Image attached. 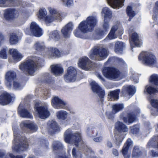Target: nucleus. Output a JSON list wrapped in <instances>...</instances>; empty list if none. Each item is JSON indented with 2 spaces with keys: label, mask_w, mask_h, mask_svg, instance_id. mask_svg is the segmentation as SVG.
Segmentation results:
<instances>
[{
  "label": "nucleus",
  "mask_w": 158,
  "mask_h": 158,
  "mask_svg": "<svg viewBox=\"0 0 158 158\" xmlns=\"http://www.w3.org/2000/svg\"><path fill=\"white\" fill-rule=\"evenodd\" d=\"M120 92L119 89H117L110 91L108 94V98L110 100H114L118 99L119 94Z\"/></svg>",
  "instance_id": "37"
},
{
  "label": "nucleus",
  "mask_w": 158,
  "mask_h": 158,
  "mask_svg": "<svg viewBox=\"0 0 158 158\" xmlns=\"http://www.w3.org/2000/svg\"><path fill=\"white\" fill-rule=\"evenodd\" d=\"M151 114L154 116H156L158 115V109L154 108L151 111Z\"/></svg>",
  "instance_id": "64"
},
{
  "label": "nucleus",
  "mask_w": 158,
  "mask_h": 158,
  "mask_svg": "<svg viewBox=\"0 0 158 158\" xmlns=\"http://www.w3.org/2000/svg\"><path fill=\"white\" fill-rule=\"evenodd\" d=\"M53 148L54 150H61L63 148V145L59 141H54L53 143Z\"/></svg>",
  "instance_id": "47"
},
{
  "label": "nucleus",
  "mask_w": 158,
  "mask_h": 158,
  "mask_svg": "<svg viewBox=\"0 0 158 158\" xmlns=\"http://www.w3.org/2000/svg\"><path fill=\"white\" fill-rule=\"evenodd\" d=\"M78 28L79 30L84 34L91 32L93 31L84 20L81 22L79 25Z\"/></svg>",
  "instance_id": "26"
},
{
  "label": "nucleus",
  "mask_w": 158,
  "mask_h": 158,
  "mask_svg": "<svg viewBox=\"0 0 158 158\" xmlns=\"http://www.w3.org/2000/svg\"><path fill=\"white\" fill-rule=\"evenodd\" d=\"M74 33L75 35L77 37H79L81 38L85 39L86 38V37L84 35V34L83 33L81 32L79 30H76L74 31Z\"/></svg>",
  "instance_id": "54"
},
{
  "label": "nucleus",
  "mask_w": 158,
  "mask_h": 158,
  "mask_svg": "<svg viewBox=\"0 0 158 158\" xmlns=\"http://www.w3.org/2000/svg\"><path fill=\"white\" fill-rule=\"evenodd\" d=\"M133 142L130 139H128L124 144L122 150V153L125 158H130V156L128 153L129 148L132 146Z\"/></svg>",
  "instance_id": "22"
},
{
  "label": "nucleus",
  "mask_w": 158,
  "mask_h": 158,
  "mask_svg": "<svg viewBox=\"0 0 158 158\" xmlns=\"http://www.w3.org/2000/svg\"><path fill=\"white\" fill-rule=\"evenodd\" d=\"M140 112L139 109L138 108H136L133 112L128 114L127 118L124 116V113H122L120 114L119 117L120 118L123 120L125 123L129 124L133 123L135 120L136 115L139 114Z\"/></svg>",
  "instance_id": "9"
},
{
  "label": "nucleus",
  "mask_w": 158,
  "mask_h": 158,
  "mask_svg": "<svg viewBox=\"0 0 158 158\" xmlns=\"http://www.w3.org/2000/svg\"><path fill=\"white\" fill-rule=\"evenodd\" d=\"M127 13L128 16L129 17V20L130 21L132 18L135 15V12L133 10L131 7L129 6H127Z\"/></svg>",
  "instance_id": "50"
},
{
  "label": "nucleus",
  "mask_w": 158,
  "mask_h": 158,
  "mask_svg": "<svg viewBox=\"0 0 158 158\" xmlns=\"http://www.w3.org/2000/svg\"><path fill=\"white\" fill-rule=\"evenodd\" d=\"M84 21L93 30L98 22L97 17L94 16H89Z\"/></svg>",
  "instance_id": "24"
},
{
  "label": "nucleus",
  "mask_w": 158,
  "mask_h": 158,
  "mask_svg": "<svg viewBox=\"0 0 158 158\" xmlns=\"http://www.w3.org/2000/svg\"><path fill=\"white\" fill-rule=\"evenodd\" d=\"M77 75L76 69L73 66H70L68 68L67 72L64 75V80L66 82H74L76 79Z\"/></svg>",
  "instance_id": "8"
},
{
  "label": "nucleus",
  "mask_w": 158,
  "mask_h": 158,
  "mask_svg": "<svg viewBox=\"0 0 158 158\" xmlns=\"http://www.w3.org/2000/svg\"><path fill=\"white\" fill-rule=\"evenodd\" d=\"M109 21V20H103L102 29L99 30L97 33L98 39L101 38L102 36L105 34L109 30L110 28Z\"/></svg>",
  "instance_id": "21"
},
{
  "label": "nucleus",
  "mask_w": 158,
  "mask_h": 158,
  "mask_svg": "<svg viewBox=\"0 0 158 158\" xmlns=\"http://www.w3.org/2000/svg\"><path fill=\"white\" fill-rule=\"evenodd\" d=\"M106 49L101 46H94L90 51L89 54V58L93 60H101L106 58L108 55Z\"/></svg>",
  "instance_id": "4"
},
{
  "label": "nucleus",
  "mask_w": 158,
  "mask_h": 158,
  "mask_svg": "<svg viewBox=\"0 0 158 158\" xmlns=\"http://www.w3.org/2000/svg\"><path fill=\"white\" fill-rule=\"evenodd\" d=\"M72 154L73 158H81V152L78 149L73 148L72 150Z\"/></svg>",
  "instance_id": "51"
},
{
  "label": "nucleus",
  "mask_w": 158,
  "mask_h": 158,
  "mask_svg": "<svg viewBox=\"0 0 158 158\" xmlns=\"http://www.w3.org/2000/svg\"><path fill=\"white\" fill-rule=\"evenodd\" d=\"M20 127L22 130L26 132H27V130L33 132L37 131L38 127L34 123L29 122L27 121H23L20 124Z\"/></svg>",
  "instance_id": "14"
},
{
  "label": "nucleus",
  "mask_w": 158,
  "mask_h": 158,
  "mask_svg": "<svg viewBox=\"0 0 158 158\" xmlns=\"http://www.w3.org/2000/svg\"><path fill=\"white\" fill-rule=\"evenodd\" d=\"M18 15V11L14 9H8L4 11V17L7 20H13L17 17Z\"/></svg>",
  "instance_id": "17"
},
{
  "label": "nucleus",
  "mask_w": 158,
  "mask_h": 158,
  "mask_svg": "<svg viewBox=\"0 0 158 158\" xmlns=\"http://www.w3.org/2000/svg\"><path fill=\"white\" fill-rule=\"evenodd\" d=\"M23 158L22 156L18 155L15 156L12 154L10 153L8 155H6L5 158Z\"/></svg>",
  "instance_id": "62"
},
{
  "label": "nucleus",
  "mask_w": 158,
  "mask_h": 158,
  "mask_svg": "<svg viewBox=\"0 0 158 158\" xmlns=\"http://www.w3.org/2000/svg\"><path fill=\"white\" fill-rule=\"evenodd\" d=\"M130 78L131 80L134 81L135 83H136L138 82V77L136 75L132 73L130 77Z\"/></svg>",
  "instance_id": "61"
},
{
  "label": "nucleus",
  "mask_w": 158,
  "mask_h": 158,
  "mask_svg": "<svg viewBox=\"0 0 158 158\" xmlns=\"http://www.w3.org/2000/svg\"><path fill=\"white\" fill-rule=\"evenodd\" d=\"M11 84L10 86L6 87L9 89L12 88L15 90L20 89H22L24 85L23 84L20 83L18 81L16 80V79L13 81L11 83Z\"/></svg>",
  "instance_id": "36"
},
{
  "label": "nucleus",
  "mask_w": 158,
  "mask_h": 158,
  "mask_svg": "<svg viewBox=\"0 0 158 158\" xmlns=\"http://www.w3.org/2000/svg\"><path fill=\"white\" fill-rule=\"evenodd\" d=\"M117 31L119 35H121L123 33V30L120 28L119 25L117 24L114 25L111 28L110 31L105 39L104 41H108L110 40L115 39L117 38V36L116 34V32Z\"/></svg>",
  "instance_id": "11"
},
{
  "label": "nucleus",
  "mask_w": 158,
  "mask_h": 158,
  "mask_svg": "<svg viewBox=\"0 0 158 158\" xmlns=\"http://www.w3.org/2000/svg\"><path fill=\"white\" fill-rule=\"evenodd\" d=\"M125 44L122 42H116L114 46L115 52L117 53H121L125 48Z\"/></svg>",
  "instance_id": "33"
},
{
  "label": "nucleus",
  "mask_w": 158,
  "mask_h": 158,
  "mask_svg": "<svg viewBox=\"0 0 158 158\" xmlns=\"http://www.w3.org/2000/svg\"><path fill=\"white\" fill-rule=\"evenodd\" d=\"M61 1L62 4L67 6H70L73 3V0H62Z\"/></svg>",
  "instance_id": "59"
},
{
  "label": "nucleus",
  "mask_w": 158,
  "mask_h": 158,
  "mask_svg": "<svg viewBox=\"0 0 158 158\" xmlns=\"http://www.w3.org/2000/svg\"><path fill=\"white\" fill-rule=\"evenodd\" d=\"M7 48H2L0 51V57L4 59H6L7 58L6 51Z\"/></svg>",
  "instance_id": "55"
},
{
  "label": "nucleus",
  "mask_w": 158,
  "mask_h": 158,
  "mask_svg": "<svg viewBox=\"0 0 158 158\" xmlns=\"http://www.w3.org/2000/svg\"><path fill=\"white\" fill-rule=\"evenodd\" d=\"M25 33L28 35L37 37H40L43 34L42 29L35 22L31 23L30 28H27Z\"/></svg>",
  "instance_id": "7"
},
{
  "label": "nucleus",
  "mask_w": 158,
  "mask_h": 158,
  "mask_svg": "<svg viewBox=\"0 0 158 158\" xmlns=\"http://www.w3.org/2000/svg\"><path fill=\"white\" fill-rule=\"evenodd\" d=\"M155 5L153 10L152 18L155 24H158V1L156 2Z\"/></svg>",
  "instance_id": "40"
},
{
  "label": "nucleus",
  "mask_w": 158,
  "mask_h": 158,
  "mask_svg": "<svg viewBox=\"0 0 158 158\" xmlns=\"http://www.w3.org/2000/svg\"><path fill=\"white\" fill-rule=\"evenodd\" d=\"M144 93H148L151 95L158 92V89H156L149 85H147L144 91Z\"/></svg>",
  "instance_id": "41"
},
{
  "label": "nucleus",
  "mask_w": 158,
  "mask_h": 158,
  "mask_svg": "<svg viewBox=\"0 0 158 158\" xmlns=\"http://www.w3.org/2000/svg\"><path fill=\"white\" fill-rule=\"evenodd\" d=\"M47 15V11L44 8H42L39 10L38 15L39 19L43 20Z\"/></svg>",
  "instance_id": "46"
},
{
  "label": "nucleus",
  "mask_w": 158,
  "mask_h": 158,
  "mask_svg": "<svg viewBox=\"0 0 158 158\" xmlns=\"http://www.w3.org/2000/svg\"><path fill=\"white\" fill-rule=\"evenodd\" d=\"M42 81H45L48 83H50V82H52L51 81L52 79L48 73H45L44 74L42 77Z\"/></svg>",
  "instance_id": "53"
},
{
  "label": "nucleus",
  "mask_w": 158,
  "mask_h": 158,
  "mask_svg": "<svg viewBox=\"0 0 158 158\" xmlns=\"http://www.w3.org/2000/svg\"><path fill=\"white\" fill-rule=\"evenodd\" d=\"M16 79L15 73L13 71L7 72L5 74V84L6 86H10L11 83Z\"/></svg>",
  "instance_id": "18"
},
{
  "label": "nucleus",
  "mask_w": 158,
  "mask_h": 158,
  "mask_svg": "<svg viewBox=\"0 0 158 158\" xmlns=\"http://www.w3.org/2000/svg\"><path fill=\"white\" fill-rule=\"evenodd\" d=\"M18 34L16 33H12L10 34L9 42L11 45H15L17 44L19 41Z\"/></svg>",
  "instance_id": "38"
},
{
  "label": "nucleus",
  "mask_w": 158,
  "mask_h": 158,
  "mask_svg": "<svg viewBox=\"0 0 158 158\" xmlns=\"http://www.w3.org/2000/svg\"><path fill=\"white\" fill-rule=\"evenodd\" d=\"M56 115L58 118L62 120L66 119L67 117L68 113L65 111L60 110L56 113Z\"/></svg>",
  "instance_id": "42"
},
{
  "label": "nucleus",
  "mask_w": 158,
  "mask_h": 158,
  "mask_svg": "<svg viewBox=\"0 0 158 158\" xmlns=\"http://www.w3.org/2000/svg\"><path fill=\"white\" fill-rule=\"evenodd\" d=\"M73 23L70 22L61 29V32L64 38H67L70 37V33L73 30Z\"/></svg>",
  "instance_id": "20"
},
{
  "label": "nucleus",
  "mask_w": 158,
  "mask_h": 158,
  "mask_svg": "<svg viewBox=\"0 0 158 158\" xmlns=\"http://www.w3.org/2000/svg\"><path fill=\"white\" fill-rule=\"evenodd\" d=\"M35 48L38 51H41L45 49V47L43 42H37L34 45Z\"/></svg>",
  "instance_id": "49"
},
{
  "label": "nucleus",
  "mask_w": 158,
  "mask_h": 158,
  "mask_svg": "<svg viewBox=\"0 0 158 158\" xmlns=\"http://www.w3.org/2000/svg\"><path fill=\"white\" fill-rule=\"evenodd\" d=\"M131 131L133 134H137L139 131V127L138 125H135L130 127Z\"/></svg>",
  "instance_id": "58"
},
{
  "label": "nucleus",
  "mask_w": 158,
  "mask_h": 158,
  "mask_svg": "<svg viewBox=\"0 0 158 158\" xmlns=\"http://www.w3.org/2000/svg\"><path fill=\"white\" fill-rule=\"evenodd\" d=\"M92 65L91 61L86 56L80 58L78 63L79 67L86 70H89L91 67Z\"/></svg>",
  "instance_id": "16"
},
{
  "label": "nucleus",
  "mask_w": 158,
  "mask_h": 158,
  "mask_svg": "<svg viewBox=\"0 0 158 158\" xmlns=\"http://www.w3.org/2000/svg\"><path fill=\"white\" fill-rule=\"evenodd\" d=\"M124 108V106L123 104H114L112 106V110L114 114L122 110Z\"/></svg>",
  "instance_id": "44"
},
{
  "label": "nucleus",
  "mask_w": 158,
  "mask_h": 158,
  "mask_svg": "<svg viewBox=\"0 0 158 158\" xmlns=\"http://www.w3.org/2000/svg\"><path fill=\"white\" fill-rule=\"evenodd\" d=\"M115 128L118 131L117 132L123 133L127 132L128 131L127 126L122 122H117L115 123Z\"/></svg>",
  "instance_id": "31"
},
{
  "label": "nucleus",
  "mask_w": 158,
  "mask_h": 158,
  "mask_svg": "<svg viewBox=\"0 0 158 158\" xmlns=\"http://www.w3.org/2000/svg\"><path fill=\"white\" fill-rule=\"evenodd\" d=\"M52 106L56 109H65L67 110L68 107L66 103L57 97H54L51 100Z\"/></svg>",
  "instance_id": "13"
},
{
  "label": "nucleus",
  "mask_w": 158,
  "mask_h": 158,
  "mask_svg": "<svg viewBox=\"0 0 158 158\" xmlns=\"http://www.w3.org/2000/svg\"><path fill=\"white\" fill-rule=\"evenodd\" d=\"M124 88L130 95H133L136 92V89L133 85L126 86H124Z\"/></svg>",
  "instance_id": "45"
},
{
  "label": "nucleus",
  "mask_w": 158,
  "mask_h": 158,
  "mask_svg": "<svg viewBox=\"0 0 158 158\" xmlns=\"http://www.w3.org/2000/svg\"><path fill=\"white\" fill-rule=\"evenodd\" d=\"M49 38L55 41L58 40L60 38L59 33L57 30H54L51 32L49 34Z\"/></svg>",
  "instance_id": "43"
},
{
  "label": "nucleus",
  "mask_w": 158,
  "mask_h": 158,
  "mask_svg": "<svg viewBox=\"0 0 158 158\" xmlns=\"http://www.w3.org/2000/svg\"><path fill=\"white\" fill-rule=\"evenodd\" d=\"M9 51L10 54L12 55L15 61H19L23 57L22 55L16 49H10Z\"/></svg>",
  "instance_id": "30"
},
{
  "label": "nucleus",
  "mask_w": 158,
  "mask_h": 158,
  "mask_svg": "<svg viewBox=\"0 0 158 158\" xmlns=\"http://www.w3.org/2000/svg\"><path fill=\"white\" fill-rule=\"evenodd\" d=\"M138 59L139 60L146 65L153 66L157 63L155 56L152 53L148 52H142L139 55Z\"/></svg>",
  "instance_id": "6"
},
{
  "label": "nucleus",
  "mask_w": 158,
  "mask_h": 158,
  "mask_svg": "<svg viewBox=\"0 0 158 158\" xmlns=\"http://www.w3.org/2000/svg\"><path fill=\"white\" fill-rule=\"evenodd\" d=\"M43 62V60L35 56L22 63L19 65V68L26 74L32 75L37 70V67L41 66Z\"/></svg>",
  "instance_id": "1"
},
{
  "label": "nucleus",
  "mask_w": 158,
  "mask_h": 158,
  "mask_svg": "<svg viewBox=\"0 0 158 158\" xmlns=\"http://www.w3.org/2000/svg\"><path fill=\"white\" fill-rule=\"evenodd\" d=\"M22 107L20 104L18 107V113L20 116L23 118H32V115L31 113L26 108H21Z\"/></svg>",
  "instance_id": "27"
},
{
  "label": "nucleus",
  "mask_w": 158,
  "mask_h": 158,
  "mask_svg": "<svg viewBox=\"0 0 158 158\" xmlns=\"http://www.w3.org/2000/svg\"><path fill=\"white\" fill-rule=\"evenodd\" d=\"M48 55L51 57L58 58L61 56V52L56 48H49Z\"/></svg>",
  "instance_id": "32"
},
{
  "label": "nucleus",
  "mask_w": 158,
  "mask_h": 158,
  "mask_svg": "<svg viewBox=\"0 0 158 158\" xmlns=\"http://www.w3.org/2000/svg\"><path fill=\"white\" fill-rule=\"evenodd\" d=\"M114 61L120 64H123L124 63L123 60L121 58H117V57H112L108 59L107 61L105 63V64L107 65L109 64H112Z\"/></svg>",
  "instance_id": "39"
},
{
  "label": "nucleus",
  "mask_w": 158,
  "mask_h": 158,
  "mask_svg": "<svg viewBox=\"0 0 158 158\" xmlns=\"http://www.w3.org/2000/svg\"><path fill=\"white\" fill-rule=\"evenodd\" d=\"M90 84L93 91L97 94L101 98L100 102L102 105L103 101V98L105 95L104 90L94 81H92Z\"/></svg>",
  "instance_id": "12"
},
{
  "label": "nucleus",
  "mask_w": 158,
  "mask_h": 158,
  "mask_svg": "<svg viewBox=\"0 0 158 158\" xmlns=\"http://www.w3.org/2000/svg\"><path fill=\"white\" fill-rule=\"evenodd\" d=\"M18 129H14V141L17 143L13 146L12 149L14 152H20L26 150L28 145L26 138L21 135Z\"/></svg>",
  "instance_id": "3"
},
{
  "label": "nucleus",
  "mask_w": 158,
  "mask_h": 158,
  "mask_svg": "<svg viewBox=\"0 0 158 158\" xmlns=\"http://www.w3.org/2000/svg\"><path fill=\"white\" fill-rule=\"evenodd\" d=\"M11 101L10 95L6 92H0V104L6 105L9 104Z\"/></svg>",
  "instance_id": "19"
},
{
  "label": "nucleus",
  "mask_w": 158,
  "mask_h": 158,
  "mask_svg": "<svg viewBox=\"0 0 158 158\" xmlns=\"http://www.w3.org/2000/svg\"><path fill=\"white\" fill-rule=\"evenodd\" d=\"M52 16L50 15H47L43 20L47 25H49L54 21L56 20V18L55 17H52Z\"/></svg>",
  "instance_id": "48"
},
{
  "label": "nucleus",
  "mask_w": 158,
  "mask_h": 158,
  "mask_svg": "<svg viewBox=\"0 0 158 158\" xmlns=\"http://www.w3.org/2000/svg\"><path fill=\"white\" fill-rule=\"evenodd\" d=\"M114 114L113 110L112 111H107L106 113V117L108 119L110 120L113 119Z\"/></svg>",
  "instance_id": "60"
},
{
  "label": "nucleus",
  "mask_w": 158,
  "mask_h": 158,
  "mask_svg": "<svg viewBox=\"0 0 158 158\" xmlns=\"http://www.w3.org/2000/svg\"><path fill=\"white\" fill-rule=\"evenodd\" d=\"M126 134L120 132H116L114 134V137L115 139L116 144L119 146L122 143Z\"/></svg>",
  "instance_id": "28"
},
{
  "label": "nucleus",
  "mask_w": 158,
  "mask_h": 158,
  "mask_svg": "<svg viewBox=\"0 0 158 158\" xmlns=\"http://www.w3.org/2000/svg\"><path fill=\"white\" fill-rule=\"evenodd\" d=\"M39 117L41 118L45 119L47 118L50 115V112L48 110V107L47 105L44 106L36 107L35 106Z\"/></svg>",
  "instance_id": "15"
},
{
  "label": "nucleus",
  "mask_w": 158,
  "mask_h": 158,
  "mask_svg": "<svg viewBox=\"0 0 158 158\" xmlns=\"http://www.w3.org/2000/svg\"><path fill=\"white\" fill-rule=\"evenodd\" d=\"M141 154V152L139 151V147L138 146L135 147L132 152V156L137 157L140 155Z\"/></svg>",
  "instance_id": "56"
},
{
  "label": "nucleus",
  "mask_w": 158,
  "mask_h": 158,
  "mask_svg": "<svg viewBox=\"0 0 158 158\" xmlns=\"http://www.w3.org/2000/svg\"><path fill=\"white\" fill-rule=\"evenodd\" d=\"M133 27H131L129 30V33L131 38L130 40V42L131 47L132 48L135 45L136 46L140 47L142 44V42L141 40L139 38L137 34L134 32Z\"/></svg>",
  "instance_id": "10"
},
{
  "label": "nucleus",
  "mask_w": 158,
  "mask_h": 158,
  "mask_svg": "<svg viewBox=\"0 0 158 158\" xmlns=\"http://www.w3.org/2000/svg\"><path fill=\"white\" fill-rule=\"evenodd\" d=\"M5 40V37L4 35L1 33H0V46L2 42Z\"/></svg>",
  "instance_id": "63"
},
{
  "label": "nucleus",
  "mask_w": 158,
  "mask_h": 158,
  "mask_svg": "<svg viewBox=\"0 0 158 158\" xmlns=\"http://www.w3.org/2000/svg\"><path fill=\"white\" fill-rule=\"evenodd\" d=\"M102 72L103 76L110 80H119L125 77L118 69L114 67H104Z\"/></svg>",
  "instance_id": "5"
},
{
  "label": "nucleus",
  "mask_w": 158,
  "mask_h": 158,
  "mask_svg": "<svg viewBox=\"0 0 158 158\" xmlns=\"http://www.w3.org/2000/svg\"><path fill=\"white\" fill-rule=\"evenodd\" d=\"M64 139L65 142L69 144L74 143L77 147L84 148L85 144L81 137V134L80 132L73 133L71 129H68L64 134Z\"/></svg>",
  "instance_id": "2"
},
{
  "label": "nucleus",
  "mask_w": 158,
  "mask_h": 158,
  "mask_svg": "<svg viewBox=\"0 0 158 158\" xmlns=\"http://www.w3.org/2000/svg\"><path fill=\"white\" fill-rule=\"evenodd\" d=\"M48 10L50 15H52V17L56 18V20H58L60 21L61 20V15L60 13H59L55 9L51 7H48Z\"/></svg>",
  "instance_id": "34"
},
{
  "label": "nucleus",
  "mask_w": 158,
  "mask_h": 158,
  "mask_svg": "<svg viewBox=\"0 0 158 158\" xmlns=\"http://www.w3.org/2000/svg\"><path fill=\"white\" fill-rule=\"evenodd\" d=\"M48 128L49 131L54 133L56 132L58 129V127L56 123L53 120H52L48 122Z\"/></svg>",
  "instance_id": "35"
},
{
  "label": "nucleus",
  "mask_w": 158,
  "mask_h": 158,
  "mask_svg": "<svg viewBox=\"0 0 158 158\" xmlns=\"http://www.w3.org/2000/svg\"><path fill=\"white\" fill-rule=\"evenodd\" d=\"M150 81L153 84L158 86V75L154 74L150 77Z\"/></svg>",
  "instance_id": "52"
},
{
  "label": "nucleus",
  "mask_w": 158,
  "mask_h": 158,
  "mask_svg": "<svg viewBox=\"0 0 158 158\" xmlns=\"http://www.w3.org/2000/svg\"><path fill=\"white\" fill-rule=\"evenodd\" d=\"M101 13L104 17V19L110 20L112 18V11L107 7H104L102 9Z\"/></svg>",
  "instance_id": "29"
},
{
  "label": "nucleus",
  "mask_w": 158,
  "mask_h": 158,
  "mask_svg": "<svg viewBox=\"0 0 158 158\" xmlns=\"http://www.w3.org/2000/svg\"><path fill=\"white\" fill-rule=\"evenodd\" d=\"M108 4L112 8L118 9L124 5L125 0H106Z\"/></svg>",
  "instance_id": "23"
},
{
  "label": "nucleus",
  "mask_w": 158,
  "mask_h": 158,
  "mask_svg": "<svg viewBox=\"0 0 158 158\" xmlns=\"http://www.w3.org/2000/svg\"><path fill=\"white\" fill-rule=\"evenodd\" d=\"M51 68L52 73L56 76L60 75L64 72L63 68L60 64L52 65Z\"/></svg>",
  "instance_id": "25"
},
{
  "label": "nucleus",
  "mask_w": 158,
  "mask_h": 158,
  "mask_svg": "<svg viewBox=\"0 0 158 158\" xmlns=\"http://www.w3.org/2000/svg\"><path fill=\"white\" fill-rule=\"evenodd\" d=\"M16 0H0V6L6 7L8 5L6 3V2L9 1L10 3H14Z\"/></svg>",
  "instance_id": "57"
}]
</instances>
